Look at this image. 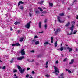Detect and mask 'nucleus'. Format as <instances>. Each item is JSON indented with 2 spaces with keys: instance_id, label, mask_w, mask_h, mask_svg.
Listing matches in <instances>:
<instances>
[{
  "instance_id": "f257e3e1",
  "label": "nucleus",
  "mask_w": 78,
  "mask_h": 78,
  "mask_svg": "<svg viewBox=\"0 0 78 78\" xmlns=\"http://www.w3.org/2000/svg\"><path fill=\"white\" fill-rule=\"evenodd\" d=\"M71 23L73 24L72 25L71 27H70V30L71 31V33L67 34V35H72V34L73 30V28H74V25H75V21H72Z\"/></svg>"
},
{
  "instance_id": "de8ad7c7",
  "label": "nucleus",
  "mask_w": 78,
  "mask_h": 78,
  "mask_svg": "<svg viewBox=\"0 0 78 78\" xmlns=\"http://www.w3.org/2000/svg\"><path fill=\"white\" fill-rule=\"evenodd\" d=\"M12 46L13 47H14V46H16V44H12Z\"/></svg>"
},
{
  "instance_id": "412c9836",
  "label": "nucleus",
  "mask_w": 78,
  "mask_h": 78,
  "mask_svg": "<svg viewBox=\"0 0 78 78\" xmlns=\"http://www.w3.org/2000/svg\"><path fill=\"white\" fill-rule=\"evenodd\" d=\"M16 46H20V44L19 43H16Z\"/></svg>"
},
{
  "instance_id": "c03bdc74",
  "label": "nucleus",
  "mask_w": 78,
  "mask_h": 78,
  "mask_svg": "<svg viewBox=\"0 0 78 78\" xmlns=\"http://www.w3.org/2000/svg\"><path fill=\"white\" fill-rule=\"evenodd\" d=\"M56 64H58V63H59V61L58 60L56 61Z\"/></svg>"
},
{
  "instance_id": "a19ab883",
  "label": "nucleus",
  "mask_w": 78,
  "mask_h": 78,
  "mask_svg": "<svg viewBox=\"0 0 78 78\" xmlns=\"http://www.w3.org/2000/svg\"><path fill=\"white\" fill-rule=\"evenodd\" d=\"M2 69H6V66H4L2 68Z\"/></svg>"
},
{
  "instance_id": "f8f14e48",
  "label": "nucleus",
  "mask_w": 78,
  "mask_h": 78,
  "mask_svg": "<svg viewBox=\"0 0 78 78\" xmlns=\"http://www.w3.org/2000/svg\"><path fill=\"white\" fill-rule=\"evenodd\" d=\"M21 3V4H24V2H22V1H19L18 3V6H20Z\"/></svg>"
},
{
  "instance_id": "473e14b6",
  "label": "nucleus",
  "mask_w": 78,
  "mask_h": 78,
  "mask_svg": "<svg viewBox=\"0 0 78 78\" xmlns=\"http://www.w3.org/2000/svg\"><path fill=\"white\" fill-rule=\"evenodd\" d=\"M35 14H39V11H35Z\"/></svg>"
},
{
  "instance_id": "c9c22d12",
  "label": "nucleus",
  "mask_w": 78,
  "mask_h": 78,
  "mask_svg": "<svg viewBox=\"0 0 78 78\" xmlns=\"http://www.w3.org/2000/svg\"><path fill=\"white\" fill-rule=\"evenodd\" d=\"M26 78H28V77H29V74H27L26 75Z\"/></svg>"
},
{
  "instance_id": "e2e57ef3",
  "label": "nucleus",
  "mask_w": 78,
  "mask_h": 78,
  "mask_svg": "<svg viewBox=\"0 0 78 78\" xmlns=\"http://www.w3.org/2000/svg\"><path fill=\"white\" fill-rule=\"evenodd\" d=\"M63 47V48L65 49V50H66V48L65 47Z\"/></svg>"
},
{
  "instance_id": "052dcab7",
  "label": "nucleus",
  "mask_w": 78,
  "mask_h": 78,
  "mask_svg": "<svg viewBox=\"0 0 78 78\" xmlns=\"http://www.w3.org/2000/svg\"><path fill=\"white\" fill-rule=\"evenodd\" d=\"M20 31L19 30H18V33H20Z\"/></svg>"
},
{
  "instance_id": "774afa93",
  "label": "nucleus",
  "mask_w": 78,
  "mask_h": 78,
  "mask_svg": "<svg viewBox=\"0 0 78 78\" xmlns=\"http://www.w3.org/2000/svg\"><path fill=\"white\" fill-rule=\"evenodd\" d=\"M47 67H48V66L46 65V68H47Z\"/></svg>"
},
{
  "instance_id": "3c124183",
  "label": "nucleus",
  "mask_w": 78,
  "mask_h": 78,
  "mask_svg": "<svg viewBox=\"0 0 78 78\" xmlns=\"http://www.w3.org/2000/svg\"><path fill=\"white\" fill-rule=\"evenodd\" d=\"M76 19H78V15L76 16Z\"/></svg>"
},
{
  "instance_id": "2f4dec72",
  "label": "nucleus",
  "mask_w": 78,
  "mask_h": 78,
  "mask_svg": "<svg viewBox=\"0 0 78 78\" xmlns=\"http://www.w3.org/2000/svg\"><path fill=\"white\" fill-rule=\"evenodd\" d=\"M77 32V31L76 30H75L74 32H73V34H76V33Z\"/></svg>"
},
{
  "instance_id": "8fccbe9b",
  "label": "nucleus",
  "mask_w": 78,
  "mask_h": 78,
  "mask_svg": "<svg viewBox=\"0 0 78 78\" xmlns=\"http://www.w3.org/2000/svg\"><path fill=\"white\" fill-rule=\"evenodd\" d=\"M34 59H33L32 60V61H30V62H32L34 61Z\"/></svg>"
},
{
  "instance_id": "f704fd0d",
  "label": "nucleus",
  "mask_w": 78,
  "mask_h": 78,
  "mask_svg": "<svg viewBox=\"0 0 78 78\" xmlns=\"http://www.w3.org/2000/svg\"><path fill=\"white\" fill-rule=\"evenodd\" d=\"M45 76H46V77H47V78H48L49 77H50V76L49 75H45Z\"/></svg>"
},
{
  "instance_id": "69168bd1",
  "label": "nucleus",
  "mask_w": 78,
  "mask_h": 78,
  "mask_svg": "<svg viewBox=\"0 0 78 78\" xmlns=\"http://www.w3.org/2000/svg\"><path fill=\"white\" fill-rule=\"evenodd\" d=\"M14 76H16H16H17V75H16V74H14Z\"/></svg>"
},
{
  "instance_id": "864d4df0",
  "label": "nucleus",
  "mask_w": 78,
  "mask_h": 78,
  "mask_svg": "<svg viewBox=\"0 0 78 78\" xmlns=\"http://www.w3.org/2000/svg\"><path fill=\"white\" fill-rule=\"evenodd\" d=\"M13 30V29H12V27H11V28H10V30L11 31H12Z\"/></svg>"
},
{
  "instance_id": "09e8293b",
  "label": "nucleus",
  "mask_w": 78,
  "mask_h": 78,
  "mask_svg": "<svg viewBox=\"0 0 78 78\" xmlns=\"http://www.w3.org/2000/svg\"><path fill=\"white\" fill-rule=\"evenodd\" d=\"M36 66H37V65H39V64L38 63H37V62H36L35 63Z\"/></svg>"
},
{
  "instance_id": "7c9ffc66",
  "label": "nucleus",
  "mask_w": 78,
  "mask_h": 78,
  "mask_svg": "<svg viewBox=\"0 0 78 78\" xmlns=\"http://www.w3.org/2000/svg\"><path fill=\"white\" fill-rule=\"evenodd\" d=\"M42 14H46L47 13V11H45L42 12Z\"/></svg>"
},
{
  "instance_id": "4be33fe9",
  "label": "nucleus",
  "mask_w": 78,
  "mask_h": 78,
  "mask_svg": "<svg viewBox=\"0 0 78 78\" xmlns=\"http://www.w3.org/2000/svg\"><path fill=\"white\" fill-rule=\"evenodd\" d=\"M39 44V41H37L35 42V44L37 45V44Z\"/></svg>"
},
{
  "instance_id": "4c0bfd02",
  "label": "nucleus",
  "mask_w": 78,
  "mask_h": 78,
  "mask_svg": "<svg viewBox=\"0 0 78 78\" xmlns=\"http://www.w3.org/2000/svg\"><path fill=\"white\" fill-rule=\"evenodd\" d=\"M67 58H65V59L63 60V61L64 62H65V61H67Z\"/></svg>"
},
{
  "instance_id": "20e7f679",
  "label": "nucleus",
  "mask_w": 78,
  "mask_h": 78,
  "mask_svg": "<svg viewBox=\"0 0 78 78\" xmlns=\"http://www.w3.org/2000/svg\"><path fill=\"white\" fill-rule=\"evenodd\" d=\"M54 69L55 70V75H58V74L56 72H58V73H59V69H58L57 68H56V66H54Z\"/></svg>"
},
{
  "instance_id": "b1692460",
  "label": "nucleus",
  "mask_w": 78,
  "mask_h": 78,
  "mask_svg": "<svg viewBox=\"0 0 78 78\" xmlns=\"http://www.w3.org/2000/svg\"><path fill=\"white\" fill-rule=\"evenodd\" d=\"M45 44H46V45H51V44L48 43L47 42H46L45 43H44Z\"/></svg>"
},
{
  "instance_id": "f3484780",
  "label": "nucleus",
  "mask_w": 78,
  "mask_h": 78,
  "mask_svg": "<svg viewBox=\"0 0 78 78\" xmlns=\"http://www.w3.org/2000/svg\"><path fill=\"white\" fill-rule=\"evenodd\" d=\"M23 39H24V38H20V42H23Z\"/></svg>"
},
{
  "instance_id": "13d9d810",
  "label": "nucleus",
  "mask_w": 78,
  "mask_h": 78,
  "mask_svg": "<svg viewBox=\"0 0 78 78\" xmlns=\"http://www.w3.org/2000/svg\"><path fill=\"white\" fill-rule=\"evenodd\" d=\"M61 55L62 57H64V55L63 54H61Z\"/></svg>"
},
{
  "instance_id": "c756f323",
  "label": "nucleus",
  "mask_w": 78,
  "mask_h": 78,
  "mask_svg": "<svg viewBox=\"0 0 78 78\" xmlns=\"http://www.w3.org/2000/svg\"><path fill=\"white\" fill-rule=\"evenodd\" d=\"M43 2H44V1H42L41 2H39L38 3L40 5H41L42 4V3H43Z\"/></svg>"
},
{
  "instance_id": "9d476101",
  "label": "nucleus",
  "mask_w": 78,
  "mask_h": 78,
  "mask_svg": "<svg viewBox=\"0 0 78 78\" xmlns=\"http://www.w3.org/2000/svg\"><path fill=\"white\" fill-rule=\"evenodd\" d=\"M35 42H36L35 40H32L31 41V44L34 45V43H35Z\"/></svg>"
},
{
  "instance_id": "79ce46f5",
  "label": "nucleus",
  "mask_w": 78,
  "mask_h": 78,
  "mask_svg": "<svg viewBox=\"0 0 78 78\" xmlns=\"http://www.w3.org/2000/svg\"><path fill=\"white\" fill-rule=\"evenodd\" d=\"M29 16H30V17H31V16H32V15L31 14V13H29Z\"/></svg>"
},
{
  "instance_id": "6ab92c4d",
  "label": "nucleus",
  "mask_w": 78,
  "mask_h": 78,
  "mask_svg": "<svg viewBox=\"0 0 78 78\" xmlns=\"http://www.w3.org/2000/svg\"><path fill=\"white\" fill-rule=\"evenodd\" d=\"M64 15V14L63 13H60L59 14V16H63Z\"/></svg>"
},
{
  "instance_id": "393cba45",
  "label": "nucleus",
  "mask_w": 78,
  "mask_h": 78,
  "mask_svg": "<svg viewBox=\"0 0 78 78\" xmlns=\"http://www.w3.org/2000/svg\"><path fill=\"white\" fill-rule=\"evenodd\" d=\"M44 27L45 29H46L47 28V24H45L44 25Z\"/></svg>"
},
{
  "instance_id": "338daca9",
  "label": "nucleus",
  "mask_w": 78,
  "mask_h": 78,
  "mask_svg": "<svg viewBox=\"0 0 78 78\" xmlns=\"http://www.w3.org/2000/svg\"><path fill=\"white\" fill-rule=\"evenodd\" d=\"M70 8H68V10H70Z\"/></svg>"
},
{
  "instance_id": "aec40b11",
  "label": "nucleus",
  "mask_w": 78,
  "mask_h": 78,
  "mask_svg": "<svg viewBox=\"0 0 78 78\" xmlns=\"http://www.w3.org/2000/svg\"><path fill=\"white\" fill-rule=\"evenodd\" d=\"M53 42V37H51V43L52 44Z\"/></svg>"
},
{
  "instance_id": "ddd939ff",
  "label": "nucleus",
  "mask_w": 78,
  "mask_h": 78,
  "mask_svg": "<svg viewBox=\"0 0 78 78\" xmlns=\"http://www.w3.org/2000/svg\"><path fill=\"white\" fill-rule=\"evenodd\" d=\"M67 50H69V52H71V51H72V48H70L69 47H67Z\"/></svg>"
},
{
  "instance_id": "58836bf2",
  "label": "nucleus",
  "mask_w": 78,
  "mask_h": 78,
  "mask_svg": "<svg viewBox=\"0 0 78 78\" xmlns=\"http://www.w3.org/2000/svg\"><path fill=\"white\" fill-rule=\"evenodd\" d=\"M32 74H33V75H34V73H35V72H34V71H33L32 72Z\"/></svg>"
},
{
  "instance_id": "9b49d317",
  "label": "nucleus",
  "mask_w": 78,
  "mask_h": 78,
  "mask_svg": "<svg viewBox=\"0 0 78 78\" xmlns=\"http://www.w3.org/2000/svg\"><path fill=\"white\" fill-rule=\"evenodd\" d=\"M74 61H75L74 59H72L71 62L69 63V64H72L74 62Z\"/></svg>"
},
{
  "instance_id": "bb28decb",
  "label": "nucleus",
  "mask_w": 78,
  "mask_h": 78,
  "mask_svg": "<svg viewBox=\"0 0 78 78\" xmlns=\"http://www.w3.org/2000/svg\"><path fill=\"white\" fill-rule=\"evenodd\" d=\"M49 5L50 6H53V4L52 3H49Z\"/></svg>"
},
{
  "instance_id": "6e6d98bb",
  "label": "nucleus",
  "mask_w": 78,
  "mask_h": 78,
  "mask_svg": "<svg viewBox=\"0 0 78 78\" xmlns=\"http://www.w3.org/2000/svg\"><path fill=\"white\" fill-rule=\"evenodd\" d=\"M44 33V31H42L41 32H39V33Z\"/></svg>"
},
{
  "instance_id": "603ef678",
  "label": "nucleus",
  "mask_w": 78,
  "mask_h": 78,
  "mask_svg": "<svg viewBox=\"0 0 78 78\" xmlns=\"http://www.w3.org/2000/svg\"><path fill=\"white\" fill-rule=\"evenodd\" d=\"M31 52L32 53H34V51L32 50L31 51Z\"/></svg>"
},
{
  "instance_id": "cd10ccee",
  "label": "nucleus",
  "mask_w": 78,
  "mask_h": 78,
  "mask_svg": "<svg viewBox=\"0 0 78 78\" xmlns=\"http://www.w3.org/2000/svg\"><path fill=\"white\" fill-rule=\"evenodd\" d=\"M38 9H40V11H43V10H42V9L40 8V7H38Z\"/></svg>"
},
{
  "instance_id": "f03ea898",
  "label": "nucleus",
  "mask_w": 78,
  "mask_h": 78,
  "mask_svg": "<svg viewBox=\"0 0 78 78\" xmlns=\"http://www.w3.org/2000/svg\"><path fill=\"white\" fill-rule=\"evenodd\" d=\"M17 67L21 73L22 74L23 73V72H25V69H22V68H21V67H20L19 65L17 66Z\"/></svg>"
},
{
  "instance_id": "a878e982",
  "label": "nucleus",
  "mask_w": 78,
  "mask_h": 78,
  "mask_svg": "<svg viewBox=\"0 0 78 78\" xmlns=\"http://www.w3.org/2000/svg\"><path fill=\"white\" fill-rule=\"evenodd\" d=\"M55 47H57V41H56L55 43Z\"/></svg>"
},
{
  "instance_id": "4468645a",
  "label": "nucleus",
  "mask_w": 78,
  "mask_h": 78,
  "mask_svg": "<svg viewBox=\"0 0 78 78\" xmlns=\"http://www.w3.org/2000/svg\"><path fill=\"white\" fill-rule=\"evenodd\" d=\"M70 25V23L68 22V23H67L65 25V26L66 27H69Z\"/></svg>"
},
{
  "instance_id": "4d7b16f0",
  "label": "nucleus",
  "mask_w": 78,
  "mask_h": 78,
  "mask_svg": "<svg viewBox=\"0 0 78 78\" xmlns=\"http://www.w3.org/2000/svg\"><path fill=\"white\" fill-rule=\"evenodd\" d=\"M75 50H76V51H78V49L77 48Z\"/></svg>"
},
{
  "instance_id": "bf43d9fd",
  "label": "nucleus",
  "mask_w": 78,
  "mask_h": 78,
  "mask_svg": "<svg viewBox=\"0 0 78 78\" xmlns=\"http://www.w3.org/2000/svg\"><path fill=\"white\" fill-rule=\"evenodd\" d=\"M63 75H64V74L63 73H62L61 75V76H62Z\"/></svg>"
},
{
  "instance_id": "2eb2a0df",
  "label": "nucleus",
  "mask_w": 78,
  "mask_h": 78,
  "mask_svg": "<svg viewBox=\"0 0 78 78\" xmlns=\"http://www.w3.org/2000/svg\"><path fill=\"white\" fill-rule=\"evenodd\" d=\"M42 24V22H40L39 23V28H41V25Z\"/></svg>"
},
{
  "instance_id": "0eeeda50",
  "label": "nucleus",
  "mask_w": 78,
  "mask_h": 78,
  "mask_svg": "<svg viewBox=\"0 0 78 78\" xmlns=\"http://www.w3.org/2000/svg\"><path fill=\"white\" fill-rule=\"evenodd\" d=\"M59 19H61V17L60 16H58L57 17V19H58V21L59 23H63L64 21H62L61 20Z\"/></svg>"
},
{
  "instance_id": "37998d69",
  "label": "nucleus",
  "mask_w": 78,
  "mask_h": 78,
  "mask_svg": "<svg viewBox=\"0 0 78 78\" xmlns=\"http://www.w3.org/2000/svg\"><path fill=\"white\" fill-rule=\"evenodd\" d=\"M34 38H38V37L37 36H35Z\"/></svg>"
},
{
  "instance_id": "7ed1b4c3",
  "label": "nucleus",
  "mask_w": 78,
  "mask_h": 78,
  "mask_svg": "<svg viewBox=\"0 0 78 78\" xmlns=\"http://www.w3.org/2000/svg\"><path fill=\"white\" fill-rule=\"evenodd\" d=\"M31 23V21H30L29 23H28L27 24L25 25V27L26 28L29 29V28H30V24Z\"/></svg>"
},
{
  "instance_id": "a211bd4d",
  "label": "nucleus",
  "mask_w": 78,
  "mask_h": 78,
  "mask_svg": "<svg viewBox=\"0 0 78 78\" xmlns=\"http://www.w3.org/2000/svg\"><path fill=\"white\" fill-rule=\"evenodd\" d=\"M64 50V48L62 46L61 47V48H60V50L61 51H62Z\"/></svg>"
},
{
  "instance_id": "423d86ee",
  "label": "nucleus",
  "mask_w": 78,
  "mask_h": 78,
  "mask_svg": "<svg viewBox=\"0 0 78 78\" xmlns=\"http://www.w3.org/2000/svg\"><path fill=\"white\" fill-rule=\"evenodd\" d=\"M20 53H21V54L22 56L25 55V50L24 49H21Z\"/></svg>"
},
{
  "instance_id": "5fc2aeb1",
  "label": "nucleus",
  "mask_w": 78,
  "mask_h": 78,
  "mask_svg": "<svg viewBox=\"0 0 78 78\" xmlns=\"http://www.w3.org/2000/svg\"><path fill=\"white\" fill-rule=\"evenodd\" d=\"M68 72H69V73H72V72L70 70H69Z\"/></svg>"
},
{
  "instance_id": "0e129e2a",
  "label": "nucleus",
  "mask_w": 78,
  "mask_h": 78,
  "mask_svg": "<svg viewBox=\"0 0 78 78\" xmlns=\"http://www.w3.org/2000/svg\"><path fill=\"white\" fill-rule=\"evenodd\" d=\"M66 71H68V72L69 70V69H66Z\"/></svg>"
},
{
  "instance_id": "dca6fc26",
  "label": "nucleus",
  "mask_w": 78,
  "mask_h": 78,
  "mask_svg": "<svg viewBox=\"0 0 78 78\" xmlns=\"http://www.w3.org/2000/svg\"><path fill=\"white\" fill-rule=\"evenodd\" d=\"M14 59H15V58H12V60H11L10 62H11V63H12L13 62V61H14Z\"/></svg>"
},
{
  "instance_id": "1a4fd4ad",
  "label": "nucleus",
  "mask_w": 78,
  "mask_h": 78,
  "mask_svg": "<svg viewBox=\"0 0 78 78\" xmlns=\"http://www.w3.org/2000/svg\"><path fill=\"white\" fill-rule=\"evenodd\" d=\"M11 17V16H10V15H9V14H8V16H7L6 17V20L7 21V22H9V20L8 19V17Z\"/></svg>"
},
{
  "instance_id": "72a5a7b5",
  "label": "nucleus",
  "mask_w": 78,
  "mask_h": 78,
  "mask_svg": "<svg viewBox=\"0 0 78 78\" xmlns=\"http://www.w3.org/2000/svg\"><path fill=\"white\" fill-rule=\"evenodd\" d=\"M14 24L15 25H17V24H18V22L16 21V22L14 23Z\"/></svg>"
},
{
  "instance_id": "c85d7f7f",
  "label": "nucleus",
  "mask_w": 78,
  "mask_h": 78,
  "mask_svg": "<svg viewBox=\"0 0 78 78\" xmlns=\"http://www.w3.org/2000/svg\"><path fill=\"white\" fill-rule=\"evenodd\" d=\"M17 72V70H16V69H13V72L14 73H15V72Z\"/></svg>"
},
{
  "instance_id": "39448f33",
  "label": "nucleus",
  "mask_w": 78,
  "mask_h": 78,
  "mask_svg": "<svg viewBox=\"0 0 78 78\" xmlns=\"http://www.w3.org/2000/svg\"><path fill=\"white\" fill-rule=\"evenodd\" d=\"M61 30L60 28H57L55 33V35H57V33H59V32H60V31Z\"/></svg>"
},
{
  "instance_id": "49530a36",
  "label": "nucleus",
  "mask_w": 78,
  "mask_h": 78,
  "mask_svg": "<svg viewBox=\"0 0 78 78\" xmlns=\"http://www.w3.org/2000/svg\"><path fill=\"white\" fill-rule=\"evenodd\" d=\"M48 61L46 62V66H47V65H48Z\"/></svg>"
},
{
  "instance_id": "5701e85b",
  "label": "nucleus",
  "mask_w": 78,
  "mask_h": 78,
  "mask_svg": "<svg viewBox=\"0 0 78 78\" xmlns=\"http://www.w3.org/2000/svg\"><path fill=\"white\" fill-rule=\"evenodd\" d=\"M23 8H24V7L22 6H20V9H21V10H23Z\"/></svg>"
},
{
  "instance_id": "6e6552de",
  "label": "nucleus",
  "mask_w": 78,
  "mask_h": 78,
  "mask_svg": "<svg viewBox=\"0 0 78 78\" xmlns=\"http://www.w3.org/2000/svg\"><path fill=\"white\" fill-rule=\"evenodd\" d=\"M24 58V56H23L20 57H18L17 58V60H18L19 61H22V59Z\"/></svg>"
},
{
  "instance_id": "a18cd8bd",
  "label": "nucleus",
  "mask_w": 78,
  "mask_h": 78,
  "mask_svg": "<svg viewBox=\"0 0 78 78\" xmlns=\"http://www.w3.org/2000/svg\"><path fill=\"white\" fill-rule=\"evenodd\" d=\"M30 69V68H28L27 69V71H28V70H29Z\"/></svg>"
},
{
  "instance_id": "680f3d73",
  "label": "nucleus",
  "mask_w": 78,
  "mask_h": 78,
  "mask_svg": "<svg viewBox=\"0 0 78 78\" xmlns=\"http://www.w3.org/2000/svg\"><path fill=\"white\" fill-rule=\"evenodd\" d=\"M13 78H18V77L16 76L15 77H13Z\"/></svg>"
},
{
  "instance_id": "e433bc0d",
  "label": "nucleus",
  "mask_w": 78,
  "mask_h": 78,
  "mask_svg": "<svg viewBox=\"0 0 78 78\" xmlns=\"http://www.w3.org/2000/svg\"><path fill=\"white\" fill-rule=\"evenodd\" d=\"M74 2H73V3H72V4H71V6H73V5H74V4H75V3H74Z\"/></svg>"
},
{
  "instance_id": "ea45409f",
  "label": "nucleus",
  "mask_w": 78,
  "mask_h": 78,
  "mask_svg": "<svg viewBox=\"0 0 78 78\" xmlns=\"http://www.w3.org/2000/svg\"><path fill=\"white\" fill-rule=\"evenodd\" d=\"M47 22V19H45L44 20V23H46Z\"/></svg>"
}]
</instances>
